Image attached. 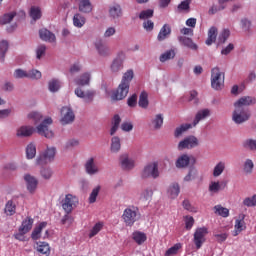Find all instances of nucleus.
I'll return each mask as SVG.
<instances>
[{"label": "nucleus", "mask_w": 256, "mask_h": 256, "mask_svg": "<svg viewBox=\"0 0 256 256\" xmlns=\"http://www.w3.org/2000/svg\"><path fill=\"white\" fill-rule=\"evenodd\" d=\"M134 76L135 74L132 69L123 74L121 83L119 84L117 90L112 94L113 101H123V99L129 95V87Z\"/></svg>", "instance_id": "f257e3e1"}, {"label": "nucleus", "mask_w": 256, "mask_h": 256, "mask_svg": "<svg viewBox=\"0 0 256 256\" xmlns=\"http://www.w3.org/2000/svg\"><path fill=\"white\" fill-rule=\"evenodd\" d=\"M140 217L139 207L134 205L128 206L122 214V220L126 227H133L139 221Z\"/></svg>", "instance_id": "f03ea898"}, {"label": "nucleus", "mask_w": 256, "mask_h": 256, "mask_svg": "<svg viewBox=\"0 0 256 256\" xmlns=\"http://www.w3.org/2000/svg\"><path fill=\"white\" fill-rule=\"evenodd\" d=\"M235 109L232 114V121L236 123V125H241L246 121L251 119V111L249 108L241 107V106H234Z\"/></svg>", "instance_id": "7ed1b4c3"}, {"label": "nucleus", "mask_w": 256, "mask_h": 256, "mask_svg": "<svg viewBox=\"0 0 256 256\" xmlns=\"http://www.w3.org/2000/svg\"><path fill=\"white\" fill-rule=\"evenodd\" d=\"M225 83V73L221 72L219 67H215L211 71V86L212 89L219 91Z\"/></svg>", "instance_id": "20e7f679"}, {"label": "nucleus", "mask_w": 256, "mask_h": 256, "mask_svg": "<svg viewBox=\"0 0 256 256\" xmlns=\"http://www.w3.org/2000/svg\"><path fill=\"white\" fill-rule=\"evenodd\" d=\"M62 209L70 215L73 210L79 205V198L73 194H66L65 198L61 201Z\"/></svg>", "instance_id": "39448f33"}, {"label": "nucleus", "mask_w": 256, "mask_h": 256, "mask_svg": "<svg viewBox=\"0 0 256 256\" xmlns=\"http://www.w3.org/2000/svg\"><path fill=\"white\" fill-rule=\"evenodd\" d=\"M57 154L56 147H47L46 151L43 154H40L36 159L37 165H47L51 161L55 160V155Z\"/></svg>", "instance_id": "423d86ee"}, {"label": "nucleus", "mask_w": 256, "mask_h": 256, "mask_svg": "<svg viewBox=\"0 0 256 256\" xmlns=\"http://www.w3.org/2000/svg\"><path fill=\"white\" fill-rule=\"evenodd\" d=\"M142 179H157L159 177V164L157 162H152L147 164L141 172Z\"/></svg>", "instance_id": "0eeeda50"}, {"label": "nucleus", "mask_w": 256, "mask_h": 256, "mask_svg": "<svg viewBox=\"0 0 256 256\" xmlns=\"http://www.w3.org/2000/svg\"><path fill=\"white\" fill-rule=\"evenodd\" d=\"M49 125H53V119L51 117L44 119V121L37 126L39 135L46 137V139H52L54 136L53 131L49 130Z\"/></svg>", "instance_id": "6e6552de"}, {"label": "nucleus", "mask_w": 256, "mask_h": 256, "mask_svg": "<svg viewBox=\"0 0 256 256\" xmlns=\"http://www.w3.org/2000/svg\"><path fill=\"white\" fill-rule=\"evenodd\" d=\"M76 97L83 99L84 103L91 104L95 100V95L97 92L95 90H86L84 91L81 87H78L74 91Z\"/></svg>", "instance_id": "1a4fd4ad"}, {"label": "nucleus", "mask_w": 256, "mask_h": 256, "mask_svg": "<svg viewBox=\"0 0 256 256\" xmlns=\"http://www.w3.org/2000/svg\"><path fill=\"white\" fill-rule=\"evenodd\" d=\"M209 235V229L207 227L197 228L194 232V244L196 249H201L203 247V243H205L207 237Z\"/></svg>", "instance_id": "9d476101"}, {"label": "nucleus", "mask_w": 256, "mask_h": 256, "mask_svg": "<svg viewBox=\"0 0 256 256\" xmlns=\"http://www.w3.org/2000/svg\"><path fill=\"white\" fill-rule=\"evenodd\" d=\"M195 147H199V139L193 135L185 137L178 143V151H183L184 149H195Z\"/></svg>", "instance_id": "9b49d317"}, {"label": "nucleus", "mask_w": 256, "mask_h": 256, "mask_svg": "<svg viewBox=\"0 0 256 256\" xmlns=\"http://www.w3.org/2000/svg\"><path fill=\"white\" fill-rule=\"evenodd\" d=\"M197 163V159L195 156H189L187 154H182L181 156L178 157L176 160V167L177 169H185L189 167V165H195Z\"/></svg>", "instance_id": "f8f14e48"}, {"label": "nucleus", "mask_w": 256, "mask_h": 256, "mask_svg": "<svg viewBox=\"0 0 256 256\" xmlns=\"http://www.w3.org/2000/svg\"><path fill=\"white\" fill-rule=\"evenodd\" d=\"M15 79H41V72L38 70H31L29 72H26L25 70L16 69L14 72Z\"/></svg>", "instance_id": "ddd939ff"}, {"label": "nucleus", "mask_w": 256, "mask_h": 256, "mask_svg": "<svg viewBox=\"0 0 256 256\" xmlns=\"http://www.w3.org/2000/svg\"><path fill=\"white\" fill-rule=\"evenodd\" d=\"M75 121V113L70 107L64 106L61 109V120L63 125H69Z\"/></svg>", "instance_id": "4468645a"}, {"label": "nucleus", "mask_w": 256, "mask_h": 256, "mask_svg": "<svg viewBox=\"0 0 256 256\" xmlns=\"http://www.w3.org/2000/svg\"><path fill=\"white\" fill-rule=\"evenodd\" d=\"M125 61V54L120 52L116 58L113 59L110 65L111 73H119V71L123 70V63Z\"/></svg>", "instance_id": "2eb2a0df"}, {"label": "nucleus", "mask_w": 256, "mask_h": 256, "mask_svg": "<svg viewBox=\"0 0 256 256\" xmlns=\"http://www.w3.org/2000/svg\"><path fill=\"white\" fill-rule=\"evenodd\" d=\"M24 181L26 182L27 191H29V193L33 194L37 191V185H39L37 178L31 176V174H26L24 175Z\"/></svg>", "instance_id": "dca6fc26"}, {"label": "nucleus", "mask_w": 256, "mask_h": 256, "mask_svg": "<svg viewBox=\"0 0 256 256\" xmlns=\"http://www.w3.org/2000/svg\"><path fill=\"white\" fill-rule=\"evenodd\" d=\"M120 165L124 171H131V169L135 168V160L124 154L120 157Z\"/></svg>", "instance_id": "f3484780"}, {"label": "nucleus", "mask_w": 256, "mask_h": 256, "mask_svg": "<svg viewBox=\"0 0 256 256\" xmlns=\"http://www.w3.org/2000/svg\"><path fill=\"white\" fill-rule=\"evenodd\" d=\"M255 103H256L255 97L244 96L234 103V107H249V105H255Z\"/></svg>", "instance_id": "a211bd4d"}, {"label": "nucleus", "mask_w": 256, "mask_h": 256, "mask_svg": "<svg viewBox=\"0 0 256 256\" xmlns=\"http://www.w3.org/2000/svg\"><path fill=\"white\" fill-rule=\"evenodd\" d=\"M78 10L86 15L91 13L93 11L91 0H78Z\"/></svg>", "instance_id": "6ab92c4d"}, {"label": "nucleus", "mask_w": 256, "mask_h": 256, "mask_svg": "<svg viewBox=\"0 0 256 256\" xmlns=\"http://www.w3.org/2000/svg\"><path fill=\"white\" fill-rule=\"evenodd\" d=\"M36 251L39 253L40 256H49L51 255V247L47 242H37L36 243Z\"/></svg>", "instance_id": "aec40b11"}, {"label": "nucleus", "mask_w": 256, "mask_h": 256, "mask_svg": "<svg viewBox=\"0 0 256 256\" xmlns=\"http://www.w3.org/2000/svg\"><path fill=\"white\" fill-rule=\"evenodd\" d=\"M39 36L42 41H46L48 43H55L56 37L51 31L43 28L39 31Z\"/></svg>", "instance_id": "412c9836"}, {"label": "nucleus", "mask_w": 256, "mask_h": 256, "mask_svg": "<svg viewBox=\"0 0 256 256\" xmlns=\"http://www.w3.org/2000/svg\"><path fill=\"white\" fill-rule=\"evenodd\" d=\"M179 43L181 45H184V47H188V49H192V51H197L199 49V46L193 42V39L188 38L186 36H179L178 37Z\"/></svg>", "instance_id": "4be33fe9"}, {"label": "nucleus", "mask_w": 256, "mask_h": 256, "mask_svg": "<svg viewBox=\"0 0 256 256\" xmlns=\"http://www.w3.org/2000/svg\"><path fill=\"white\" fill-rule=\"evenodd\" d=\"M234 229V237H237L245 229V214H240L239 219H236Z\"/></svg>", "instance_id": "5701e85b"}, {"label": "nucleus", "mask_w": 256, "mask_h": 256, "mask_svg": "<svg viewBox=\"0 0 256 256\" xmlns=\"http://www.w3.org/2000/svg\"><path fill=\"white\" fill-rule=\"evenodd\" d=\"M85 169H86V173H88V175H95L96 173H99V167H97V165H95L94 158H89L86 161Z\"/></svg>", "instance_id": "b1692460"}, {"label": "nucleus", "mask_w": 256, "mask_h": 256, "mask_svg": "<svg viewBox=\"0 0 256 256\" xmlns=\"http://www.w3.org/2000/svg\"><path fill=\"white\" fill-rule=\"evenodd\" d=\"M209 115H211V111L209 109L199 110L194 118L193 127L199 125V122L203 121V119H207Z\"/></svg>", "instance_id": "393cba45"}, {"label": "nucleus", "mask_w": 256, "mask_h": 256, "mask_svg": "<svg viewBox=\"0 0 256 256\" xmlns=\"http://www.w3.org/2000/svg\"><path fill=\"white\" fill-rule=\"evenodd\" d=\"M33 223H35V220L31 217H26L23 221L21 226L19 227V231H22V233H29L31 229H33Z\"/></svg>", "instance_id": "a878e982"}, {"label": "nucleus", "mask_w": 256, "mask_h": 256, "mask_svg": "<svg viewBox=\"0 0 256 256\" xmlns=\"http://www.w3.org/2000/svg\"><path fill=\"white\" fill-rule=\"evenodd\" d=\"M170 35H171V26L169 24H164L158 33L157 40L165 41V39H168Z\"/></svg>", "instance_id": "bb28decb"}, {"label": "nucleus", "mask_w": 256, "mask_h": 256, "mask_svg": "<svg viewBox=\"0 0 256 256\" xmlns=\"http://www.w3.org/2000/svg\"><path fill=\"white\" fill-rule=\"evenodd\" d=\"M76 85H79L80 87H85L91 83V73L85 72L82 75H80L79 78L75 80Z\"/></svg>", "instance_id": "cd10ccee"}, {"label": "nucleus", "mask_w": 256, "mask_h": 256, "mask_svg": "<svg viewBox=\"0 0 256 256\" xmlns=\"http://www.w3.org/2000/svg\"><path fill=\"white\" fill-rule=\"evenodd\" d=\"M35 133V128L31 126H22L17 130V137H31Z\"/></svg>", "instance_id": "c85d7f7f"}, {"label": "nucleus", "mask_w": 256, "mask_h": 256, "mask_svg": "<svg viewBox=\"0 0 256 256\" xmlns=\"http://www.w3.org/2000/svg\"><path fill=\"white\" fill-rule=\"evenodd\" d=\"M45 227H47V222H41L38 226H36L34 228V230L32 231L31 234V238L34 241H37L39 239H41V232L45 229Z\"/></svg>", "instance_id": "c756f323"}, {"label": "nucleus", "mask_w": 256, "mask_h": 256, "mask_svg": "<svg viewBox=\"0 0 256 256\" xmlns=\"http://www.w3.org/2000/svg\"><path fill=\"white\" fill-rule=\"evenodd\" d=\"M132 239L137 243V245H143L147 241V234L141 231H134L132 233Z\"/></svg>", "instance_id": "7c9ffc66"}, {"label": "nucleus", "mask_w": 256, "mask_h": 256, "mask_svg": "<svg viewBox=\"0 0 256 256\" xmlns=\"http://www.w3.org/2000/svg\"><path fill=\"white\" fill-rule=\"evenodd\" d=\"M217 27L212 26L208 31V38L206 39V45H213L217 41Z\"/></svg>", "instance_id": "2f4dec72"}, {"label": "nucleus", "mask_w": 256, "mask_h": 256, "mask_svg": "<svg viewBox=\"0 0 256 256\" xmlns=\"http://www.w3.org/2000/svg\"><path fill=\"white\" fill-rule=\"evenodd\" d=\"M179 193H181V189L179 188L178 183H173L168 188V196L170 199H176V197H179Z\"/></svg>", "instance_id": "473e14b6"}, {"label": "nucleus", "mask_w": 256, "mask_h": 256, "mask_svg": "<svg viewBox=\"0 0 256 256\" xmlns=\"http://www.w3.org/2000/svg\"><path fill=\"white\" fill-rule=\"evenodd\" d=\"M85 23H87V19L82 14L76 13L73 16L74 27H78V29H81V27H83V25H85Z\"/></svg>", "instance_id": "72a5a7b5"}, {"label": "nucleus", "mask_w": 256, "mask_h": 256, "mask_svg": "<svg viewBox=\"0 0 256 256\" xmlns=\"http://www.w3.org/2000/svg\"><path fill=\"white\" fill-rule=\"evenodd\" d=\"M138 105L142 109H147V107H149V94L146 91L141 92Z\"/></svg>", "instance_id": "f704fd0d"}, {"label": "nucleus", "mask_w": 256, "mask_h": 256, "mask_svg": "<svg viewBox=\"0 0 256 256\" xmlns=\"http://www.w3.org/2000/svg\"><path fill=\"white\" fill-rule=\"evenodd\" d=\"M110 149L112 153H119V151H121V139L119 137H112Z\"/></svg>", "instance_id": "c9c22d12"}, {"label": "nucleus", "mask_w": 256, "mask_h": 256, "mask_svg": "<svg viewBox=\"0 0 256 256\" xmlns=\"http://www.w3.org/2000/svg\"><path fill=\"white\" fill-rule=\"evenodd\" d=\"M170 59H175V50L171 49L160 55V63H165V61H170Z\"/></svg>", "instance_id": "e433bc0d"}, {"label": "nucleus", "mask_w": 256, "mask_h": 256, "mask_svg": "<svg viewBox=\"0 0 256 256\" xmlns=\"http://www.w3.org/2000/svg\"><path fill=\"white\" fill-rule=\"evenodd\" d=\"M109 13H110V17H112V19H119V17H121L123 15L120 5H115V6L110 7Z\"/></svg>", "instance_id": "4c0bfd02"}, {"label": "nucleus", "mask_w": 256, "mask_h": 256, "mask_svg": "<svg viewBox=\"0 0 256 256\" xmlns=\"http://www.w3.org/2000/svg\"><path fill=\"white\" fill-rule=\"evenodd\" d=\"M214 213L216 215H219L220 217H224V218L229 217V209L221 205L214 206Z\"/></svg>", "instance_id": "58836bf2"}, {"label": "nucleus", "mask_w": 256, "mask_h": 256, "mask_svg": "<svg viewBox=\"0 0 256 256\" xmlns=\"http://www.w3.org/2000/svg\"><path fill=\"white\" fill-rule=\"evenodd\" d=\"M95 47L99 55H102V57H105V55H109V48L106 45H104L103 42L101 41L96 42Z\"/></svg>", "instance_id": "ea45409f"}, {"label": "nucleus", "mask_w": 256, "mask_h": 256, "mask_svg": "<svg viewBox=\"0 0 256 256\" xmlns=\"http://www.w3.org/2000/svg\"><path fill=\"white\" fill-rule=\"evenodd\" d=\"M37 155V147L35 144L30 143L26 147V157L27 159H34V157Z\"/></svg>", "instance_id": "a19ab883"}, {"label": "nucleus", "mask_w": 256, "mask_h": 256, "mask_svg": "<svg viewBox=\"0 0 256 256\" xmlns=\"http://www.w3.org/2000/svg\"><path fill=\"white\" fill-rule=\"evenodd\" d=\"M48 89L51 91V93H57L59 89H61V82L57 79H52L48 83Z\"/></svg>", "instance_id": "79ce46f5"}, {"label": "nucleus", "mask_w": 256, "mask_h": 256, "mask_svg": "<svg viewBox=\"0 0 256 256\" xmlns=\"http://www.w3.org/2000/svg\"><path fill=\"white\" fill-rule=\"evenodd\" d=\"M9 49V42L3 40L0 42V61L3 63L5 61V53H7Z\"/></svg>", "instance_id": "37998d69"}, {"label": "nucleus", "mask_w": 256, "mask_h": 256, "mask_svg": "<svg viewBox=\"0 0 256 256\" xmlns=\"http://www.w3.org/2000/svg\"><path fill=\"white\" fill-rule=\"evenodd\" d=\"M30 17L33 19V21H38V19H41V8L32 6L30 8Z\"/></svg>", "instance_id": "c03bdc74"}, {"label": "nucleus", "mask_w": 256, "mask_h": 256, "mask_svg": "<svg viewBox=\"0 0 256 256\" xmlns=\"http://www.w3.org/2000/svg\"><path fill=\"white\" fill-rule=\"evenodd\" d=\"M225 171V162H219L213 169V177H220Z\"/></svg>", "instance_id": "a18cd8bd"}, {"label": "nucleus", "mask_w": 256, "mask_h": 256, "mask_svg": "<svg viewBox=\"0 0 256 256\" xmlns=\"http://www.w3.org/2000/svg\"><path fill=\"white\" fill-rule=\"evenodd\" d=\"M17 209V206L15 205V203L12 202V200H9L7 203H6V206H5V213L6 215H15V211Z\"/></svg>", "instance_id": "49530a36"}, {"label": "nucleus", "mask_w": 256, "mask_h": 256, "mask_svg": "<svg viewBox=\"0 0 256 256\" xmlns=\"http://www.w3.org/2000/svg\"><path fill=\"white\" fill-rule=\"evenodd\" d=\"M193 127L191 124H182L180 127H177L175 130V137H181L185 131H189Z\"/></svg>", "instance_id": "de8ad7c7"}, {"label": "nucleus", "mask_w": 256, "mask_h": 256, "mask_svg": "<svg viewBox=\"0 0 256 256\" xmlns=\"http://www.w3.org/2000/svg\"><path fill=\"white\" fill-rule=\"evenodd\" d=\"M15 15H16L15 12L4 14L0 18V25H7V23L12 22L13 19L15 18Z\"/></svg>", "instance_id": "09e8293b"}, {"label": "nucleus", "mask_w": 256, "mask_h": 256, "mask_svg": "<svg viewBox=\"0 0 256 256\" xmlns=\"http://www.w3.org/2000/svg\"><path fill=\"white\" fill-rule=\"evenodd\" d=\"M101 229H103V222L96 223L90 230L89 238L93 239V237H95V235H97L101 231Z\"/></svg>", "instance_id": "8fccbe9b"}, {"label": "nucleus", "mask_w": 256, "mask_h": 256, "mask_svg": "<svg viewBox=\"0 0 256 256\" xmlns=\"http://www.w3.org/2000/svg\"><path fill=\"white\" fill-rule=\"evenodd\" d=\"M255 167V164L253 163V160L247 159L244 163V173L247 175H251L253 173V169Z\"/></svg>", "instance_id": "3c124183"}, {"label": "nucleus", "mask_w": 256, "mask_h": 256, "mask_svg": "<svg viewBox=\"0 0 256 256\" xmlns=\"http://www.w3.org/2000/svg\"><path fill=\"white\" fill-rule=\"evenodd\" d=\"M197 175H199V172L195 168H190L188 174L184 177V181H195Z\"/></svg>", "instance_id": "603ef678"}, {"label": "nucleus", "mask_w": 256, "mask_h": 256, "mask_svg": "<svg viewBox=\"0 0 256 256\" xmlns=\"http://www.w3.org/2000/svg\"><path fill=\"white\" fill-rule=\"evenodd\" d=\"M151 197H153V189H151V188H146L140 194V199H142V201H149V199H151Z\"/></svg>", "instance_id": "864d4df0"}, {"label": "nucleus", "mask_w": 256, "mask_h": 256, "mask_svg": "<svg viewBox=\"0 0 256 256\" xmlns=\"http://www.w3.org/2000/svg\"><path fill=\"white\" fill-rule=\"evenodd\" d=\"M152 124L154 125L155 129L163 127V114H157L153 119Z\"/></svg>", "instance_id": "5fc2aeb1"}, {"label": "nucleus", "mask_w": 256, "mask_h": 256, "mask_svg": "<svg viewBox=\"0 0 256 256\" xmlns=\"http://www.w3.org/2000/svg\"><path fill=\"white\" fill-rule=\"evenodd\" d=\"M99 191H101V186H96L90 196H89V203H95L97 201V197L99 196Z\"/></svg>", "instance_id": "6e6d98bb"}, {"label": "nucleus", "mask_w": 256, "mask_h": 256, "mask_svg": "<svg viewBox=\"0 0 256 256\" xmlns=\"http://www.w3.org/2000/svg\"><path fill=\"white\" fill-rule=\"evenodd\" d=\"M245 207H256V194L243 200Z\"/></svg>", "instance_id": "4d7b16f0"}, {"label": "nucleus", "mask_w": 256, "mask_h": 256, "mask_svg": "<svg viewBox=\"0 0 256 256\" xmlns=\"http://www.w3.org/2000/svg\"><path fill=\"white\" fill-rule=\"evenodd\" d=\"M181 247V244H175L174 246H172L171 248H169L164 256H173V255H177V253H179V249Z\"/></svg>", "instance_id": "13d9d810"}, {"label": "nucleus", "mask_w": 256, "mask_h": 256, "mask_svg": "<svg viewBox=\"0 0 256 256\" xmlns=\"http://www.w3.org/2000/svg\"><path fill=\"white\" fill-rule=\"evenodd\" d=\"M183 208L186 209V211H189L190 213H197L198 209L197 207L191 205V202L189 200H184L182 202Z\"/></svg>", "instance_id": "bf43d9fd"}, {"label": "nucleus", "mask_w": 256, "mask_h": 256, "mask_svg": "<svg viewBox=\"0 0 256 256\" xmlns=\"http://www.w3.org/2000/svg\"><path fill=\"white\" fill-rule=\"evenodd\" d=\"M231 35V32L229 31V29H224L218 38L219 43H225V41H227L229 39V36Z\"/></svg>", "instance_id": "052dcab7"}, {"label": "nucleus", "mask_w": 256, "mask_h": 256, "mask_svg": "<svg viewBox=\"0 0 256 256\" xmlns=\"http://www.w3.org/2000/svg\"><path fill=\"white\" fill-rule=\"evenodd\" d=\"M184 221L185 227L188 231H190V229H193V225H195V219L193 218V216H185Z\"/></svg>", "instance_id": "680f3d73"}, {"label": "nucleus", "mask_w": 256, "mask_h": 256, "mask_svg": "<svg viewBox=\"0 0 256 256\" xmlns=\"http://www.w3.org/2000/svg\"><path fill=\"white\" fill-rule=\"evenodd\" d=\"M153 10L152 9H148V10H143L142 12H140L139 14V19L141 20H145V19H151V17H153Z\"/></svg>", "instance_id": "e2e57ef3"}, {"label": "nucleus", "mask_w": 256, "mask_h": 256, "mask_svg": "<svg viewBox=\"0 0 256 256\" xmlns=\"http://www.w3.org/2000/svg\"><path fill=\"white\" fill-rule=\"evenodd\" d=\"M245 149H250V151H256V140L248 139L244 142Z\"/></svg>", "instance_id": "0e129e2a"}, {"label": "nucleus", "mask_w": 256, "mask_h": 256, "mask_svg": "<svg viewBox=\"0 0 256 256\" xmlns=\"http://www.w3.org/2000/svg\"><path fill=\"white\" fill-rule=\"evenodd\" d=\"M208 190L210 193H218L221 191V184L219 182H211Z\"/></svg>", "instance_id": "69168bd1"}, {"label": "nucleus", "mask_w": 256, "mask_h": 256, "mask_svg": "<svg viewBox=\"0 0 256 256\" xmlns=\"http://www.w3.org/2000/svg\"><path fill=\"white\" fill-rule=\"evenodd\" d=\"M41 177H43V179H49L50 177L53 176V171H51L50 168H43L40 171Z\"/></svg>", "instance_id": "338daca9"}, {"label": "nucleus", "mask_w": 256, "mask_h": 256, "mask_svg": "<svg viewBox=\"0 0 256 256\" xmlns=\"http://www.w3.org/2000/svg\"><path fill=\"white\" fill-rule=\"evenodd\" d=\"M45 51H47V47H45V45L38 46V48L36 49V58L41 59V57L45 55Z\"/></svg>", "instance_id": "774afa93"}]
</instances>
